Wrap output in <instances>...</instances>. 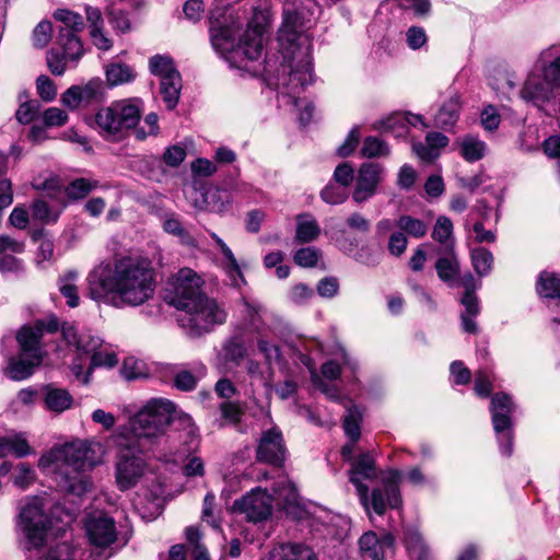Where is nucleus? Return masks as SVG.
Here are the masks:
<instances>
[{
    "instance_id": "nucleus-1",
    "label": "nucleus",
    "mask_w": 560,
    "mask_h": 560,
    "mask_svg": "<svg viewBox=\"0 0 560 560\" xmlns=\"http://www.w3.org/2000/svg\"><path fill=\"white\" fill-rule=\"evenodd\" d=\"M88 292L92 300L116 308L140 306L155 291L151 261L137 256H115L89 272Z\"/></svg>"
},
{
    "instance_id": "nucleus-2",
    "label": "nucleus",
    "mask_w": 560,
    "mask_h": 560,
    "mask_svg": "<svg viewBox=\"0 0 560 560\" xmlns=\"http://www.w3.org/2000/svg\"><path fill=\"white\" fill-rule=\"evenodd\" d=\"M282 24L278 31V42L284 61L283 75L279 79L280 92L295 107H301L299 120L302 125L311 121L314 106L295 95L314 81L312 67V38L307 33L311 20L306 19L302 9L285 3L282 13Z\"/></svg>"
},
{
    "instance_id": "nucleus-3",
    "label": "nucleus",
    "mask_w": 560,
    "mask_h": 560,
    "mask_svg": "<svg viewBox=\"0 0 560 560\" xmlns=\"http://www.w3.org/2000/svg\"><path fill=\"white\" fill-rule=\"evenodd\" d=\"M201 285V278L194 270L183 268L170 280L164 292V301L184 312L178 318L179 325L194 336L208 332L226 319L224 308L203 294Z\"/></svg>"
},
{
    "instance_id": "nucleus-4",
    "label": "nucleus",
    "mask_w": 560,
    "mask_h": 560,
    "mask_svg": "<svg viewBox=\"0 0 560 560\" xmlns=\"http://www.w3.org/2000/svg\"><path fill=\"white\" fill-rule=\"evenodd\" d=\"M242 27V21L230 7H217L210 11L209 33L212 47L226 59L257 60L264 47V27L249 25L242 38L236 43V35Z\"/></svg>"
},
{
    "instance_id": "nucleus-5",
    "label": "nucleus",
    "mask_w": 560,
    "mask_h": 560,
    "mask_svg": "<svg viewBox=\"0 0 560 560\" xmlns=\"http://www.w3.org/2000/svg\"><path fill=\"white\" fill-rule=\"evenodd\" d=\"M176 413L175 405L164 398L150 399L132 418L128 425L121 427L115 434H122L126 438L138 442L142 447L149 450L165 435Z\"/></svg>"
},
{
    "instance_id": "nucleus-6",
    "label": "nucleus",
    "mask_w": 560,
    "mask_h": 560,
    "mask_svg": "<svg viewBox=\"0 0 560 560\" xmlns=\"http://www.w3.org/2000/svg\"><path fill=\"white\" fill-rule=\"evenodd\" d=\"M138 100H124L101 108L91 126L106 140L118 141L133 129L141 117Z\"/></svg>"
},
{
    "instance_id": "nucleus-7",
    "label": "nucleus",
    "mask_w": 560,
    "mask_h": 560,
    "mask_svg": "<svg viewBox=\"0 0 560 560\" xmlns=\"http://www.w3.org/2000/svg\"><path fill=\"white\" fill-rule=\"evenodd\" d=\"M122 434H113L108 443L116 450L115 479L119 490L126 491L138 485L147 470L139 455L148 450Z\"/></svg>"
},
{
    "instance_id": "nucleus-8",
    "label": "nucleus",
    "mask_w": 560,
    "mask_h": 560,
    "mask_svg": "<svg viewBox=\"0 0 560 560\" xmlns=\"http://www.w3.org/2000/svg\"><path fill=\"white\" fill-rule=\"evenodd\" d=\"M95 447L85 441H74L61 446L52 447L39 459V465L62 464L74 472H82L93 468L98 459L95 457Z\"/></svg>"
},
{
    "instance_id": "nucleus-9",
    "label": "nucleus",
    "mask_w": 560,
    "mask_h": 560,
    "mask_svg": "<svg viewBox=\"0 0 560 560\" xmlns=\"http://www.w3.org/2000/svg\"><path fill=\"white\" fill-rule=\"evenodd\" d=\"M49 524L42 498H30L22 504L18 525L26 539L27 549L44 546Z\"/></svg>"
},
{
    "instance_id": "nucleus-10",
    "label": "nucleus",
    "mask_w": 560,
    "mask_h": 560,
    "mask_svg": "<svg viewBox=\"0 0 560 560\" xmlns=\"http://www.w3.org/2000/svg\"><path fill=\"white\" fill-rule=\"evenodd\" d=\"M512 397L505 393H497L491 399V418L497 433L501 453L510 456L513 452V433L511 416L515 411Z\"/></svg>"
},
{
    "instance_id": "nucleus-11",
    "label": "nucleus",
    "mask_w": 560,
    "mask_h": 560,
    "mask_svg": "<svg viewBox=\"0 0 560 560\" xmlns=\"http://www.w3.org/2000/svg\"><path fill=\"white\" fill-rule=\"evenodd\" d=\"M400 471L388 470L383 477V488H375L369 497L368 512L372 509L377 515H383L387 508H400L402 500L399 491Z\"/></svg>"
},
{
    "instance_id": "nucleus-12",
    "label": "nucleus",
    "mask_w": 560,
    "mask_h": 560,
    "mask_svg": "<svg viewBox=\"0 0 560 560\" xmlns=\"http://www.w3.org/2000/svg\"><path fill=\"white\" fill-rule=\"evenodd\" d=\"M557 90L558 89L533 66L520 90V96L527 104H532L541 109L546 104L556 98Z\"/></svg>"
},
{
    "instance_id": "nucleus-13",
    "label": "nucleus",
    "mask_w": 560,
    "mask_h": 560,
    "mask_svg": "<svg viewBox=\"0 0 560 560\" xmlns=\"http://www.w3.org/2000/svg\"><path fill=\"white\" fill-rule=\"evenodd\" d=\"M235 511L244 513L248 521L260 522L267 520L272 511V497L266 490L257 488L236 500L233 505Z\"/></svg>"
},
{
    "instance_id": "nucleus-14",
    "label": "nucleus",
    "mask_w": 560,
    "mask_h": 560,
    "mask_svg": "<svg viewBox=\"0 0 560 560\" xmlns=\"http://www.w3.org/2000/svg\"><path fill=\"white\" fill-rule=\"evenodd\" d=\"M287 448L281 431L273 427L261 433L256 448L258 462L281 466L285 459Z\"/></svg>"
},
{
    "instance_id": "nucleus-15",
    "label": "nucleus",
    "mask_w": 560,
    "mask_h": 560,
    "mask_svg": "<svg viewBox=\"0 0 560 560\" xmlns=\"http://www.w3.org/2000/svg\"><path fill=\"white\" fill-rule=\"evenodd\" d=\"M349 475L350 482L355 487L361 504L368 509L369 488L363 483V481H372L377 478L374 457L370 453L361 454L352 462Z\"/></svg>"
},
{
    "instance_id": "nucleus-16",
    "label": "nucleus",
    "mask_w": 560,
    "mask_h": 560,
    "mask_svg": "<svg viewBox=\"0 0 560 560\" xmlns=\"http://www.w3.org/2000/svg\"><path fill=\"white\" fill-rule=\"evenodd\" d=\"M536 289L552 313L553 330L560 337V275L541 272Z\"/></svg>"
},
{
    "instance_id": "nucleus-17",
    "label": "nucleus",
    "mask_w": 560,
    "mask_h": 560,
    "mask_svg": "<svg viewBox=\"0 0 560 560\" xmlns=\"http://www.w3.org/2000/svg\"><path fill=\"white\" fill-rule=\"evenodd\" d=\"M85 529L90 541L95 546H109L117 538L114 518L102 512L89 515Z\"/></svg>"
},
{
    "instance_id": "nucleus-18",
    "label": "nucleus",
    "mask_w": 560,
    "mask_h": 560,
    "mask_svg": "<svg viewBox=\"0 0 560 560\" xmlns=\"http://www.w3.org/2000/svg\"><path fill=\"white\" fill-rule=\"evenodd\" d=\"M383 167L377 163H364L359 170L352 199L357 203L369 200L376 192Z\"/></svg>"
},
{
    "instance_id": "nucleus-19",
    "label": "nucleus",
    "mask_w": 560,
    "mask_h": 560,
    "mask_svg": "<svg viewBox=\"0 0 560 560\" xmlns=\"http://www.w3.org/2000/svg\"><path fill=\"white\" fill-rule=\"evenodd\" d=\"M190 200L195 209L214 213L226 211L230 205L228 192L213 187L194 189Z\"/></svg>"
},
{
    "instance_id": "nucleus-20",
    "label": "nucleus",
    "mask_w": 560,
    "mask_h": 560,
    "mask_svg": "<svg viewBox=\"0 0 560 560\" xmlns=\"http://www.w3.org/2000/svg\"><path fill=\"white\" fill-rule=\"evenodd\" d=\"M43 355L19 352L8 358L4 374L13 381H23L32 376L40 365Z\"/></svg>"
},
{
    "instance_id": "nucleus-21",
    "label": "nucleus",
    "mask_w": 560,
    "mask_h": 560,
    "mask_svg": "<svg viewBox=\"0 0 560 560\" xmlns=\"http://www.w3.org/2000/svg\"><path fill=\"white\" fill-rule=\"evenodd\" d=\"M360 550L371 560H384L386 553L394 547V537L389 533L378 537L374 532L364 533L359 539Z\"/></svg>"
},
{
    "instance_id": "nucleus-22",
    "label": "nucleus",
    "mask_w": 560,
    "mask_h": 560,
    "mask_svg": "<svg viewBox=\"0 0 560 560\" xmlns=\"http://www.w3.org/2000/svg\"><path fill=\"white\" fill-rule=\"evenodd\" d=\"M534 66L558 90L560 89V44L550 45L538 55Z\"/></svg>"
},
{
    "instance_id": "nucleus-23",
    "label": "nucleus",
    "mask_w": 560,
    "mask_h": 560,
    "mask_svg": "<svg viewBox=\"0 0 560 560\" xmlns=\"http://www.w3.org/2000/svg\"><path fill=\"white\" fill-rule=\"evenodd\" d=\"M62 335L69 346L75 347L81 354L93 355L101 348L103 340L89 331L78 332L75 327L67 325L62 327Z\"/></svg>"
},
{
    "instance_id": "nucleus-24",
    "label": "nucleus",
    "mask_w": 560,
    "mask_h": 560,
    "mask_svg": "<svg viewBox=\"0 0 560 560\" xmlns=\"http://www.w3.org/2000/svg\"><path fill=\"white\" fill-rule=\"evenodd\" d=\"M85 16L89 24V34L93 45L100 50H109L114 43L105 33L104 19L101 10L95 7L88 5L85 8Z\"/></svg>"
},
{
    "instance_id": "nucleus-25",
    "label": "nucleus",
    "mask_w": 560,
    "mask_h": 560,
    "mask_svg": "<svg viewBox=\"0 0 560 560\" xmlns=\"http://www.w3.org/2000/svg\"><path fill=\"white\" fill-rule=\"evenodd\" d=\"M317 555L307 545L301 542L275 546L261 560H316Z\"/></svg>"
},
{
    "instance_id": "nucleus-26",
    "label": "nucleus",
    "mask_w": 560,
    "mask_h": 560,
    "mask_svg": "<svg viewBox=\"0 0 560 560\" xmlns=\"http://www.w3.org/2000/svg\"><path fill=\"white\" fill-rule=\"evenodd\" d=\"M438 277L448 285H454L459 276V261L454 250L453 243L445 249V255L435 262Z\"/></svg>"
},
{
    "instance_id": "nucleus-27",
    "label": "nucleus",
    "mask_w": 560,
    "mask_h": 560,
    "mask_svg": "<svg viewBox=\"0 0 560 560\" xmlns=\"http://www.w3.org/2000/svg\"><path fill=\"white\" fill-rule=\"evenodd\" d=\"M56 43L62 49L65 58L70 62L77 63L84 55L83 44L78 34L72 31L59 28Z\"/></svg>"
},
{
    "instance_id": "nucleus-28",
    "label": "nucleus",
    "mask_w": 560,
    "mask_h": 560,
    "mask_svg": "<svg viewBox=\"0 0 560 560\" xmlns=\"http://www.w3.org/2000/svg\"><path fill=\"white\" fill-rule=\"evenodd\" d=\"M42 336L43 329L40 327H22L16 334V340L20 347L19 352L43 355L40 348Z\"/></svg>"
},
{
    "instance_id": "nucleus-29",
    "label": "nucleus",
    "mask_w": 560,
    "mask_h": 560,
    "mask_svg": "<svg viewBox=\"0 0 560 560\" xmlns=\"http://www.w3.org/2000/svg\"><path fill=\"white\" fill-rule=\"evenodd\" d=\"M460 304L464 312L460 314L462 328L465 332L477 334L478 325L474 319L480 313V304L476 294H463Z\"/></svg>"
},
{
    "instance_id": "nucleus-30",
    "label": "nucleus",
    "mask_w": 560,
    "mask_h": 560,
    "mask_svg": "<svg viewBox=\"0 0 560 560\" xmlns=\"http://www.w3.org/2000/svg\"><path fill=\"white\" fill-rule=\"evenodd\" d=\"M11 453L18 458H22L31 454V446L22 433L0 436V458L5 457Z\"/></svg>"
},
{
    "instance_id": "nucleus-31",
    "label": "nucleus",
    "mask_w": 560,
    "mask_h": 560,
    "mask_svg": "<svg viewBox=\"0 0 560 560\" xmlns=\"http://www.w3.org/2000/svg\"><path fill=\"white\" fill-rule=\"evenodd\" d=\"M406 125L413 127L421 125L422 127H427L423 122L422 116L407 113L405 115L397 114L388 117L382 122V128L384 130L394 131L396 137H401L407 132Z\"/></svg>"
},
{
    "instance_id": "nucleus-32",
    "label": "nucleus",
    "mask_w": 560,
    "mask_h": 560,
    "mask_svg": "<svg viewBox=\"0 0 560 560\" xmlns=\"http://www.w3.org/2000/svg\"><path fill=\"white\" fill-rule=\"evenodd\" d=\"M45 390V406L48 410L54 412H62L69 409L72 405V396L63 388H56L52 385L44 387Z\"/></svg>"
},
{
    "instance_id": "nucleus-33",
    "label": "nucleus",
    "mask_w": 560,
    "mask_h": 560,
    "mask_svg": "<svg viewBox=\"0 0 560 560\" xmlns=\"http://www.w3.org/2000/svg\"><path fill=\"white\" fill-rule=\"evenodd\" d=\"M320 233V228L315 218L308 213L296 217L295 240L299 243H310L315 241Z\"/></svg>"
},
{
    "instance_id": "nucleus-34",
    "label": "nucleus",
    "mask_w": 560,
    "mask_h": 560,
    "mask_svg": "<svg viewBox=\"0 0 560 560\" xmlns=\"http://www.w3.org/2000/svg\"><path fill=\"white\" fill-rule=\"evenodd\" d=\"M458 143L460 154L467 162L479 161L486 154V143L475 136L467 135L463 137Z\"/></svg>"
},
{
    "instance_id": "nucleus-35",
    "label": "nucleus",
    "mask_w": 560,
    "mask_h": 560,
    "mask_svg": "<svg viewBox=\"0 0 560 560\" xmlns=\"http://www.w3.org/2000/svg\"><path fill=\"white\" fill-rule=\"evenodd\" d=\"M182 90V77H168L160 80V93L168 109L176 107Z\"/></svg>"
},
{
    "instance_id": "nucleus-36",
    "label": "nucleus",
    "mask_w": 560,
    "mask_h": 560,
    "mask_svg": "<svg viewBox=\"0 0 560 560\" xmlns=\"http://www.w3.org/2000/svg\"><path fill=\"white\" fill-rule=\"evenodd\" d=\"M106 80L110 86L129 83L136 79L135 70L122 62H112L106 67Z\"/></svg>"
},
{
    "instance_id": "nucleus-37",
    "label": "nucleus",
    "mask_w": 560,
    "mask_h": 560,
    "mask_svg": "<svg viewBox=\"0 0 560 560\" xmlns=\"http://www.w3.org/2000/svg\"><path fill=\"white\" fill-rule=\"evenodd\" d=\"M150 72L160 80L168 77L180 75L173 59L167 55H154L149 59Z\"/></svg>"
},
{
    "instance_id": "nucleus-38",
    "label": "nucleus",
    "mask_w": 560,
    "mask_h": 560,
    "mask_svg": "<svg viewBox=\"0 0 560 560\" xmlns=\"http://www.w3.org/2000/svg\"><path fill=\"white\" fill-rule=\"evenodd\" d=\"M459 112V98L458 96H452L445 102L435 116L436 126L447 129L452 128L458 118Z\"/></svg>"
},
{
    "instance_id": "nucleus-39",
    "label": "nucleus",
    "mask_w": 560,
    "mask_h": 560,
    "mask_svg": "<svg viewBox=\"0 0 560 560\" xmlns=\"http://www.w3.org/2000/svg\"><path fill=\"white\" fill-rule=\"evenodd\" d=\"M78 279V272L70 270L59 278V291L67 299V304L70 307H77L79 305L78 287L75 284Z\"/></svg>"
},
{
    "instance_id": "nucleus-40",
    "label": "nucleus",
    "mask_w": 560,
    "mask_h": 560,
    "mask_svg": "<svg viewBox=\"0 0 560 560\" xmlns=\"http://www.w3.org/2000/svg\"><path fill=\"white\" fill-rule=\"evenodd\" d=\"M405 544L412 560H432L421 535L413 529L405 533Z\"/></svg>"
},
{
    "instance_id": "nucleus-41",
    "label": "nucleus",
    "mask_w": 560,
    "mask_h": 560,
    "mask_svg": "<svg viewBox=\"0 0 560 560\" xmlns=\"http://www.w3.org/2000/svg\"><path fill=\"white\" fill-rule=\"evenodd\" d=\"M54 19L62 24L60 28L72 31L74 34H78L84 28L82 16L68 9H57L54 12Z\"/></svg>"
},
{
    "instance_id": "nucleus-42",
    "label": "nucleus",
    "mask_w": 560,
    "mask_h": 560,
    "mask_svg": "<svg viewBox=\"0 0 560 560\" xmlns=\"http://www.w3.org/2000/svg\"><path fill=\"white\" fill-rule=\"evenodd\" d=\"M106 15L109 24L117 33L126 34L131 31V22L128 12L124 9L110 5L106 10Z\"/></svg>"
},
{
    "instance_id": "nucleus-43",
    "label": "nucleus",
    "mask_w": 560,
    "mask_h": 560,
    "mask_svg": "<svg viewBox=\"0 0 560 560\" xmlns=\"http://www.w3.org/2000/svg\"><path fill=\"white\" fill-rule=\"evenodd\" d=\"M470 257L474 269L480 277L487 276L491 271L493 256L488 249L483 247L474 248Z\"/></svg>"
},
{
    "instance_id": "nucleus-44",
    "label": "nucleus",
    "mask_w": 560,
    "mask_h": 560,
    "mask_svg": "<svg viewBox=\"0 0 560 560\" xmlns=\"http://www.w3.org/2000/svg\"><path fill=\"white\" fill-rule=\"evenodd\" d=\"M97 187V180L77 178L67 186L66 194L68 198L79 200L86 197L92 190H94Z\"/></svg>"
},
{
    "instance_id": "nucleus-45",
    "label": "nucleus",
    "mask_w": 560,
    "mask_h": 560,
    "mask_svg": "<svg viewBox=\"0 0 560 560\" xmlns=\"http://www.w3.org/2000/svg\"><path fill=\"white\" fill-rule=\"evenodd\" d=\"M118 363L117 357L114 352L97 351L91 357L90 365L86 374L83 377V384L90 382L91 374L95 368H113Z\"/></svg>"
},
{
    "instance_id": "nucleus-46",
    "label": "nucleus",
    "mask_w": 560,
    "mask_h": 560,
    "mask_svg": "<svg viewBox=\"0 0 560 560\" xmlns=\"http://www.w3.org/2000/svg\"><path fill=\"white\" fill-rule=\"evenodd\" d=\"M396 224L401 231L416 238L423 237L428 232V226L423 221L410 215L399 217Z\"/></svg>"
},
{
    "instance_id": "nucleus-47",
    "label": "nucleus",
    "mask_w": 560,
    "mask_h": 560,
    "mask_svg": "<svg viewBox=\"0 0 560 560\" xmlns=\"http://www.w3.org/2000/svg\"><path fill=\"white\" fill-rule=\"evenodd\" d=\"M361 415L357 407L349 408L348 415L343 419V430L352 443H355L361 436Z\"/></svg>"
},
{
    "instance_id": "nucleus-48",
    "label": "nucleus",
    "mask_w": 560,
    "mask_h": 560,
    "mask_svg": "<svg viewBox=\"0 0 560 560\" xmlns=\"http://www.w3.org/2000/svg\"><path fill=\"white\" fill-rule=\"evenodd\" d=\"M175 421L178 423V427L183 430L186 441L185 443H190L194 447L197 444V427L195 425L192 418L184 412H178L173 417L172 422Z\"/></svg>"
},
{
    "instance_id": "nucleus-49",
    "label": "nucleus",
    "mask_w": 560,
    "mask_h": 560,
    "mask_svg": "<svg viewBox=\"0 0 560 560\" xmlns=\"http://www.w3.org/2000/svg\"><path fill=\"white\" fill-rule=\"evenodd\" d=\"M82 105L98 102L103 95V83L101 80H91L84 85H79Z\"/></svg>"
},
{
    "instance_id": "nucleus-50",
    "label": "nucleus",
    "mask_w": 560,
    "mask_h": 560,
    "mask_svg": "<svg viewBox=\"0 0 560 560\" xmlns=\"http://www.w3.org/2000/svg\"><path fill=\"white\" fill-rule=\"evenodd\" d=\"M361 153L365 158L386 156L389 153V149L384 141L371 136L364 139Z\"/></svg>"
},
{
    "instance_id": "nucleus-51",
    "label": "nucleus",
    "mask_w": 560,
    "mask_h": 560,
    "mask_svg": "<svg viewBox=\"0 0 560 560\" xmlns=\"http://www.w3.org/2000/svg\"><path fill=\"white\" fill-rule=\"evenodd\" d=\"M322 199L329 205H340L348 198L347 188L336 184H328L320 192Z\"/></svg>"
},
{
    "instance_id": "nucleus-52",
    "label": "nucleus",
    "mask_w": 560,
    "mask_h": 560,
    "mask_svg": "<svg viewBox=\"0 0 560 560\" xmlns=\"http://www.w3.org/2000/svg\"><path fill=\"white\" fill-rule=\"evenodd\" d=\"M319 257V249L315 247H303L295 252L293 259L296 265L304 268H311L316 266Z\"/></svg>"
},
{
    "instance_id": "nucleus-53",
    "label": "nucleus",
    "mask_w": 560,
    "mask_h": 560,
    "mask_svg": "<svg viewBox=\"0 0 560 560\" xmlns=\"http://www.w3.org/2000/svg\"><path fill=\"white\" fill-rule=\"evenodd\" d=\"M24 271L23 260L15 257L13 253L5 252L0 254V272L1 273H21Z\"/></svg>"
},
{
    "instance_id": "nucleus-54",
    "label": "nucleus",
    "mask_w": 560,
    "mask_h": 560,
    "mask_svg": "<svg viewBox=\"0 0 560 560\" xmlns=\"http://www.w3.org/2000/svg\"><path fill=\"white\" fill-rule=\"evenodd\" d=\"M39 109L40 104L37 100L26 101L19 106L15 117L19 122L26 125L35 118Z\"/></svg>"
},
{
    "instance_id": "nucleus-55",
    "label": "nucleus",
    "mask_w": 560,
    "mask_h": 560,
    "mask_svg": "<svg viewBox=\"0 0 560 560\" xmlns=\"http://www.w3.org/2000/svg\"><path fill=\"white\" fill-rule=\"evenodd\" d=\"M453 234V223L447 217L438 218L432 231V238L441 244L445 243Z\"/></svg>"
},
{
    "instance_id": "nucleus-56",
    "label": "nucleus",
    "mask_w": 560,
    "mask_h": 560,
    "mask_svg": "<svg viewBox=\"0 0 560 560\" xmlns=\"http://www.w3.org/2000/svg\"><path fill=\"white\" fill-rule=\"evenodd\" d=\"M214 502H215L214 494L211 492L207 493L203 499L201 518L203 522L209 524L211 527L219 528L220 521H219L218 516L214 514Z\"/></svg>"
},
{
    "instance_id": "nucleus-57",
    "label": "nucleus",
    "mask_w": 560,
    "mask_h": 560,
    "mask_svg": "<svg viewBox=\"0 0 560 560\" xmlns=\"http://www.w3.org/2000/svg\"><path fill=\"white\" fill-rule=\"evenodd\" d=\"M120 373L127 381L141 378L144 376L143 363L133 358H128L124 361Z\"/></svg>"
},
{
    "instance_id": "nucleus-58",
    "label": "nucleus",
    "mask_w": 560,
    "mask_h": 560,
    "mask_svg": "<svg viewBox=\"0 0 560 560\" xmlns=\"http://www.w3.org/2000/svg\"><path fill=\"white\" fill-rule=\"evenodd\" d=\"M51 33L52 26L50 22L42 21L38 23L33 32L34 45L39 48L45 47L51 38Z\"/></svg>"
},
{
    "instance_id": "nucleus-59",
    "label": "nucleus",
    "mask_w": 560,
    "mask_h": 560,
    "mask_svg": "<svg viewBox=\"0 0 560 560\" xmlns=\"http://www.w3.org/2000/svg\"><path fill=\"white\" fill-rule=\"evenodd\" d=\"M35 476V470L31 466L20 464L14 476V485L21 489H26L34 482Z\"/></svg>"
},
{
    "instance_id": "nucleus-60",
    "label": "nucleus",
    "mask_w": 560,
    "mask_h": 560,
    "mask_svg": "<svg viewBox=\"0 0 560 560\" xmlns=\"http://www.w3.org/2000/svg\"><path fill=\"white\" fill-rule=\"evenodd\" d=\"M224 353L226 361L240 365L245 358L246 350L243 343L231 340L224 346Z\"/></svg>"
},
{
    "instance_id": "nucleus-61",
    "label": "nucleus",
    "mask_w": 560,
    "mask_h": 560,
    "mask_svg": "<svg viewBox=\"0 0 560 560\" xmlns=\"http://www.w3.org/2000/svg\"><path fill=\"white\" fill-rule=\"evenodd\" d=\"M222 418L229 423H237L241 421L242 409L238 402L235 401H223L219 406Z\"/></svg>"
},
{
    "instance_id": "nucleus-62",
    "label": "nucleus",
    "mask_w": 560,
    "mask_h": 560,
    "mask_svg": "<svg viewBox=\"0 0 560 560\" xmlns=\"http://www.w3.org/2000/svg\"><path fill=\"white\" fill-rule=\"evenodd\" d=\"M43 120L47 127H59L67 122L68 115L58 107H49L44 112Z\"/></svg>"
},
{
    "instance_id": "nucleus-63",
    "label": "nucleus",
    "mask_w": 560,
    "mask_h": 560,
    "mask_svg": "<svg viewBox=\"0 0 560 560\" xmlns=\"http://www.w3.org/2000/svg\"><path fill=\"white\" fill-rule=\"evenodd\" d=\"M67 62L70 61L67 58H65L63 54H58L54 49L47 52V65L52 74H63L66 71Z\"/></svg>"
},
{
    "instance_id": "nucleus-64",
    "label": "nucleus",
    "mask_w": 560,
    "mask_h": 560,
    "mask_svg": "<svg viewBox=\"0 0 560 560\" xmlns=\"http://www.w3.org/2000/svg\"><path fill=\"white\" fill-rule=\"evenodd\" d=\"M183 12L187 20L196 23L201 20L205 13V4L202 0H187L184 3Z\"/></svg>"
}]
</instances>
